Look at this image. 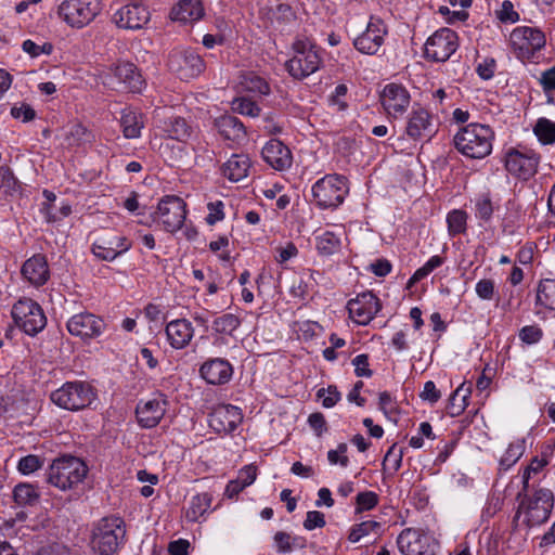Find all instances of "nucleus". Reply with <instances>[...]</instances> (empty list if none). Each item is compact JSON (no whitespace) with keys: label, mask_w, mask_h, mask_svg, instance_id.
<instances>
[{"label":"nucleus","mask_w":555,"mask_h":555,"mask_svg":"<svg viewBox=\"0 0 555 555\" xmlns=\"http://www.w3.org/2000/svg\"><path fill=\"white\" fill-rule=\"evenodd\" d=\"M125 539L124 520L119 517H105L93 528L91 545L101 555H112L119 550Z\"/></svg>","instance_id":"7ed1b4c3"},{"label":"nucleus","mask_w":555,"mask_h":555,"mask_svg":"<svg viewBox=\"0 0 555 555\" xmlns=\"http://www.w3.org/2000/svg\"><path fill=\"white\" fill-rule=\"evenodd\" d=\"M433 132V117L429 112L423 107H414L406 121V135L413 140H420L430 137Z\"/></svg>","instance_id":"a878e982"},{"label":"nucleus","mask_w":555,"mask_h":555,"mask_svg":"<svg viewBox=\"0 0 555 555\" xmlns=\"http://www.w3.org/2000/svg\"><path fill=\"white\" fill-rule=\"evenodd\" d=\"M459 48V38L454 30L440 28L425 42L424 56L434 62H446Z\"/></svg>","instance_id":"f8f14e48"},{"label":"nucleus","mask_w":555,"mask_h":555,"mask_svg":"<svg viewBox=\"0 0 555 555\" xmlns=\"http://www.w3.org/2000/svg\"><path fill=\"white\" fill-rule=\"evenodd\" d=\"M101 11V0H63L57 7L59 17L74 29L90 25Z\"/></svg>","instance_id":"0eeeda50"},{"label":"nucleus","mask_w":555,"mask_h":555,"mask_svg":"<svg viewBox=\"0 0 555 555\" xmlns=\"http://www.w3.org/2000/svg\"><path fill=\"white\" fill-rule=\"evenodd\" d=\"M207 208L208 215L206 217V222L208 224L212 225L224 218V204L221 201L208 203Z\"/></svg>","instance_id":"0e129e2a"},{"label":"nucleus","mask_w":555,"mask_h":555,"mask_svg":"<svg viewBox=\"0 0 555 555\" xmlns=\"http://www.w3.org/2000/svg\"><path fill=\"white\" fill-rule=\"evenodd\" d=\"M21 272L23 278L31 285L36 287L44 285L50 279L47 257L42 254L31 256L24 262Z\"/></svg>","instance_id":"393cba45"},{"label":"nucleus","mask_w":555,"mask_h":555,"mask_svg":"<svg viewBox=\"0 0 555 555\" xmlns=\"http://www.w3.org/2000/svg\"><path fill=\"white\" fill-rule=\"evenodd\" d=\"M39 498L38 490L30 483H18L13 491L14 502L20 506H33Z\"/></svg>","instance_id":"58836bf2"},{"label":"nucleus","mask_w":555,"mask_h":555,"mask_svg":"<svg viewBox=\"0 0 555 555\" xmlns=\"http://www.w3.org/2000/svg\"><path fill=\"white\" fill-rule=\"evenodd\" d=\"M498 18L503 23H516L519 20V14L514 10L511 1H503L501 9L496 12Z\"/></svg>","instance_id":"e2e57ef3"},{"label":"nucleus","mask_w":555,"mask_h":555,"mask_svg":"<svg viewBox=\"0 0 555 555\" xmlns=\"http://www.w3.org/2000/svg\"><path fill=\"white\" fill-rule=\"evenodd\" d=\"M11 313L15 324L30 336L41 332L47 324L43 310L31 299L18 300L13 306Z\"/></svg>","instance_id":"1a4fd4ad"},{"label":"nucleus","mask_w":555,"mask_h":555,"mask_svg":"<svg viewBox=\"0 0 555 555\" xmlns=\"http://www.w3.org/2000/svg\"><path fill=\"white\" fill-rule=\"evenodd\" d=\"M241 85L244 90L251 93L266 95L270 92L268 82L260 76L253 73L244 75Z\"/></svg>","instance_id":"49530a36"},{"label":"nucleus","mask_w":555,"mask_h":555,"mask_svg":"<svg viewBox=\"0 0 555 555\" xmlns=\"http://www.w3.org/2000/svg\"><path fill=\"white\" fill-rule=\"evenodd\" d=\"M535 306L555 311V279H543L539 282L535 291Z\"/></svg>","instance_id":"f704fd0d"},{"label":"nucleus","mask_w":555,"mask_h":555,"mask_svg":"<svg viewBox=\"0 0 555 555\" xmlns=\"http://www.w3.org/2000/svg\"><path fill=\"white\" fill-rule=\"evenodd\" d=\"M446 261V258L440 255L431 256L421 268H418L409 280V285H413L426 276H428L434 270L441 267Z\"/></svg>","instance_id":"de8ad7c7"},{"label":"nucleus","mask_w":555,"mask_h":555,"mask_svg":"<svg viewBox=\"0 0 555 555\" xmlns=\"http://www.w3.org/2000/svg\"><path fill=\"white\" fill-rule=\"evenodd\" d=\"M88 130L81 124H73L62 133V144L68 147L80 145L87 140Z\"/></svg>","instance_id":"c03bdc74"},{"label":"nucleus","mask_w":555,"mask_h":555,"mask_svg":"<svg viewBox=\"0 0 555 555\" xmlns=\"http://www.w3.org/2000/svg\"><path fill=\"white\" fill-rule=\"evenodd\" d=\"M166 132L171 139L185 141L191 135V128L182 117H172L166 122Z\"/></svg>","instance_id":"a18cd8bd"},{"label":"nucleus","mask_w":555,"mask_h":555,"mask_svg":"<svg viewBox=\"0 0 555 555\" xmlns=\"http://www.w3.org/2000/svg\"><path fill=\"white\" fill-rule=\"evenodd\" d=\"M380 102L387 114L396 117L410 105V93L402 85L388 83L380 93Z\"/></svg>","instance_id":"5701e85b"},{"label":"nucleus","mask_w":555,"mask_h":555,"mask_svg":"<svg viewBox=\"0 0 555 555\" xmlns=\"http://www.w3.org/2000/svg\"><path fill=\"white\" fill-rule=\"evenodd\" d=\"M324 514L319 511H309L304 521V528L306 530H313L315 528H323L325 526Z\"/></svg>","instance_id":"69168bd1"},{"label":"nucleus","mask_w":555,"mask_h":555,"mask_svg":"<svg viewBox=\"0 0 555 555\" xmlns=\"http://www.w3.org/2000/svg\"><path fill=\"white\" fill-rule=\"evenodd\" d=\"M186 214V204L181 197L167 195L159 201L154 220L160 223L165 231L175 233L182 228Z\"/></svg>","instance_id":"9b49d317"},{"label":"nucleus","mask_w":555,"mask_h":555,"mask_svg":"<svg viewBox=\"0 0 555 555\" xmlns=\"http://www.w3.org/2000/svg\"><path fill=\"white\" fill-rule=\"evenodd\" d=\"M476 295L481 300H493L496 295L495 282L492 279H481L476 283L475 286Z\"/></svg>","instance_id":"603ef678"},{"label":"nucleus","mask_w":555,"mask_h":555,"mask_svg":"<svg viewBox=\"0 0 555 555\" xmlns=\"http://www.w3.org/2000/svg\"><path fill=\"white\" fill-rule=\"evenodd\" d=\"M22 49L31 57H37L41 54H51L53 51V46L49 42H44L43 44H37L33 40L27 39L23 42Z\"/></svg>","instance_id":"052dcab7"},{"label":"nucleus","mask_w":555,"mask_h":555,"mask_svg":"<svg viewBox=\"0 0 555 555\" xmlns=\"http://www.w3.org/2000/svg\"><path fill=\"white\" fill-rule=\"evenodd\" d=\"M470 395V388L465 387V384L460 385L449 399L447 412L450 416H459L468 405V398Z\"/></svg>","instance_id":"e433bc0d"},{"label":"nucleus","mask_w":555,"mask_h":555,"mask_svg":"<svg viewBox=\"0 0 555 555\" xmlns=\"http://www.w3.org/2000/svg\"><path fill=\"white\" fill-rule=\"evenodd\" d=\"M543 337V331L538 325H526L519 331V338L527 345L538 344Z\"/></svg>","instance_id":"4d7b16f0"},{"label":"nucleus","mask_w":555,"mask_h":555,"mask_svg":"<svg viewBox=\"0 0 555 555\" xmlns=\"http://www.w3.org/2000/svg\"><path fill=\"white\" fill-rule=\"evenodd\" d=\"M168 67L180 79L189 80L204 72L205 63L193 50L176 49L169 54Z\"/></svg>","instance_id":"ddd939ff"},{"label":"nucleus","mask_w":555,"mask_h":555,"mask_svg":"<svg viewBox=\"0 0 555 555\" xmlns=\"http://www.w3.org/2000/svg\"><path fill=\"white\" fill-rule=\"evenodd\" d=\"M50 398L57 406L75 412L90 406L96 399V390L88 382H66Z\"/></svg>","instance_id":"20e7f679"},{"label":"nucleus","mask_w":555,"mask_h":555,"mask_svg":"<svg viewBox=\"0 0 555 555\" xmlns=\"http://www.w3.org/2000/svg\"><path fill=\"white\" fill-rule=\"evenodd\" d=\"M113 76L121 89L130 92H141L145 81L132 63H119L112 68Z\"/></svg>","instance_id":"cd10ccee"},{"label":"nucleus","mask_w":555,"mask_h":555,"mask_svg":"<svg viewBox=\"0 0 555 555\" xmlns=\"http://www.w3.org/2000/svg\"><path fill=\"white\" fill-rule=\"evenodd\" d=\"M354 373L359 377H371L373 372L369 369V357L364 353L353 358Z\"/></svg>","instance_id":"774afa93"},{"label":"nucleus","mask_w":555,"mask_h":555,"mask_svg":"<svg viewBox=\"0 0 555 555\" xmlns=\"http://www.w3.org/2000/svg\"><path fill=\"white\" fill-rule=\"evenodd\" d=\"M378 504V495L373 491H363L356 498V513L371 511Z\"/></svg>","instance_id":"864d4df0"},{"label":"nucleus","mask_w":555,"mask_h":555,"mask_svg":"<svg viewBox=\"0 0 555 555\" xmlns=\"http://www.w3.org/2000/svg\"><path fill=\"white\" fill-rule=\"evenodd\" d=\"M257 478V467L253 464L244 466L236 479L228 482L224 494L232 499L242 492L246 487L253 485Z\"/></svg>","instance_id":"473e14b6"},{"label":"nucleus","mask_w":555,"mask_h":555,"mask_svg":"<svg viewBox=\"0 0 555 555\" xmlns=\"http://www.w3.org/2000/svg\"><path fill=\"white\" fill-rule=\"evenodd\" d=\"M150 21L149 10L141 3L121 7L113 14V22L122 29L138 30Z\"/></svg>","instance_id":"412c9836"},{"label":"nucleus","mask_w":555,"mask_h":555,"mask_svg":"<svg viewBox=\"0 0 555 555\" xmlns=\"http://www.w3.org/2000/svg\"><path fill=\"white\" fill-rule=\"evenodd\" d=\"M317 249L321 255L331 256L339 251L341 240L340 235L325 231L315 236Z\"/></svg>","instance_id":"4c0bfd02"},{"label":"nucleus","mask_w":555,"mask_h":555,"mask_svg":"<svg viewBox=\"0 0 555 555\" xmlns=\"http://www.w3.org/2000/svg\"><path fill=\"white\" fill-rule=\"evenodd\" d=\"M380 524L374 520H366L351 527L348 540L352 543L359 542L363 537L376 531Z\"/></svg>","instance_id":"8fccbe9b"},{"label":"nucleus","mask_w":555,"mask_h":555,"mask_svg":"<svg viewBox=\"0 0 555 555\" xmlns=\"http://www.w3.org/2000/svg\"><path fill=\"white\" fill-rule=\"evenodd\" d=\"M42 466V461L38 455L29 454L18 461L17 469L23 475H29Z\"/></svg>","instance_id":"13d9d810"},{"label":"nucleus","mask_w":555,"mask_h":555,"mask_svg":"<svg viewBox=\"0 0 555 555\" xmlns=\"http://www.w3.org/2000/svg\"><path fill=\"white\" fill-rule=\"evenodd\" d=\"M348 446L344 442L339 443L335 450L327 452V460L331 465H340L347 467L349 465V457L347 456Z\"/></svg>","instance_id":"6e6d98bb"},{"label":"nucleus","mask_w":555,"mask_h":555,"mask_svg":"<svg viewBox=\"0 0 555 555\" xmlns=\"http://www.w3.org/2000/svg\"><path fill=\"white\" fill-rule=\"evenodd\" d=\"M250 159L246 154H233L221 167V173L231 182H238L248 176Z\"/></svg>","instance_id":"7c9ffc66"},{"label":"nucleus","mask_w":555,"mask_h":555,"mask_svg":"<svg viewBox=\"0 0 555 555\" xmlns=\"http://www.w3.org/2000/svg\"><path fill=\"white\" fill-rule=\"evenodd\" d=\"M553 507V492L548 489H539L520 501L516 519L521 520L527 527L540 526L548 519Z\"/></svg>","instance_id":"39448f33"},{"label":"nucleus","mask_w":555,"mask_h":555,"mask_svg":"<svg viewBox=\"0 0 555 555\" xmlns=\"http://www.w3.org/2000/svg\"><path fill=\"white\" fill-rule=\"evenodd\" d=\"M212 503V495L208 492L193 495L185 511V518L189 521H199L208 512Z\"/></svg>","instance_id":"c9c22d12"},{"label":"nucleus","mask_w":555,"mask_h":555,"mask_svg":"<svg viewBox=\"0 0 555 555\" xmlns=\"http://www.w3.org/2000/svg\"><path fill=\"white\" fill-rule=\"evenodd\" d=\"M540 160V154L533 150L512 149L506 153L505 168L511 175L521 180H529L537 173Z\"/></svg>","instance_id":"2eb2a0df"},{"label":"nucleus","mask_w":555,"mask_h":555,"mask_svg":"<svg viewBox=\"0 0 555 555\" xmlns=\"http://www.w3.org/2000/svg\"><path fill=\"white\" fill-rule=\"evenodd\" d=\"M166 335L172 348L182 349L192 340L194 327L186 319L172 320L166 326Z\"/></svg>","instance_id":"c85d7f7f"},{"label":"nucleus","mask_w":555,"mask_h":555,"mask_svg":"<svg viewBox=\"0 0 555 555\" xmlns=\"http://www.w3.org/2000/svg\"><path fill=\"white\" fill-rule=\"evenodd\" d=\"M349 317L359 325H367L380 311L382 304L372 292L359 294L347 304Z\"/></svg>","instance_id":"a211bd4d"},{"label":"nucleus","mask_w":555,"mask_h":555,"mask_svg":"<svg viewBox=\"0 0 555 555\" xmlns=\"http://www.w3.org/2000/svg\"><path fill=\"white\" fill-rule=\"evenodd\" d=\"M509 43L516 56L527 61L545 46V36L538 28L519 26L511 33Z\"/></svg>","instance_id":"9d476101"},{"label":"nucleus","mask_w":555,"mask_h":555,"mask_svg":"<svg viewBox=\"0 0 555 555\" xmlns=\"http://www.w3.org/2000/svg\"><path fill=\"white\" fill-rule=\"evenodd\" d=\"M311 192L318 207L335 209L343 204L349 189L345 177L326 175L312 185Z\"/></svg>","instance_id":"6e6552de"},{"label":"nucleus","mask_w":555,"mask_h":555,"mask_svg":"<svg viewBox=\"0 0 555 555\" xmlns=\"http://www.w3.org/2000/svg\"><path fill=\"white\" fill-rule=\"evenodd\" d=\"M131 242L124 235L107 232L92 244L93 255L104 261H113L131 248Z\"/></svg>","instance_id":"6ab92c4d"},{"label":"nucleus","mask_w":555,"mask_h":555,"mask_svg":"<svg viewBox=\"0 0 555 555\" xmlns=\"http://www.w3.org/2000/svg\"><path fill=\"white\" fill-rule=\"evenodd\" d=\"M120 125L127 139H137L141 135L144 126L143 116L137 111L125 108L121 112Z\"/></svg>","instance_id":"72a5a7b5"},{"label":"nucleus","mask_w":555,"mask_h":555,"mask_svg":"<svg viewBox=\"0 0 555 555\" xmlns=\"http://www.w3.org/2000/svg\"><path fill=\"white\" fill-rule=\"evenodd\" d=\"M387 34L383 20L371 16L365 29L353 39V47L362 54L375 55L383 47Z\"/></svg>","instance_id":"4468645a"},{"label":"nucleus","mask_w":555,"mask_h":555,"mask_svg":"<svg viewBox=\"0 0 555 555\" xmlns=\"http://www.w3.org/2000/svg\"><path fill=\"white\" fill-rule=\"evenodd\" d=\"M166 410L167 400L162 395L149 400H140L135 408L139 425L143 428L156 427L164 417Z\"/></svg>","instance_id":"4be33fe9"},{"label":"nucleus","mask_w":555,"mask_h":555,"mask_svg":"<svg viewBox=\"0 0 555 555\" xmlns=\"http://www.w3.org/2000/svg\"><path fill=\"white\" fill-rule=\"evenodd\" d=\"M402 456L403 452L402 450H397L396 446L389 448L387 451L384 461H383V468L386 470H390L391 473H396L400 469L402 464Z\"/></svg>","instance_id":"5fc2aeb1"},{"label":"nucleus","mask_w":555,"mask_h":555,"mask_svg":"<svg viewBox=\"0 0 555 555\" xmlns=\"http://www.w3.org/2000/svg\"><path fill=\"white\" fill-rule=\"evenodd\" d=\"M263 160L273 169L283 171L292 166L291 150L280 140L271 139L262 147Z\"/></svg>","instance_id":"b1692460"},{"label":"nucleus","mask_w":555,"mask_h":555,"mask_svg":"<svg viewBox=\"0 0 555 555\" xmlns=\"http://www.w3.org/2000/svg\"><path fill=\"white\" fill-rule=\"evenodd\" d=\"M241 325V319L234 313H223L212 321L211 327L217 334L232 335Z\"/></svg>","instance_id":"79ce46f5"},{"label":"nucleus","mask_w":555,"mask_h":555,"mask_svg":"<svg viewBox=\"0 0 555 555\" xmlns=\"http://www.w3.org/2000/svg\"><path fill=\"white\" fill-rule=\"evenodd\" d=\"M201 376L211 385H223L233 375V367L229 361L216 358L203 363L199 369Z\"/></svg>","instance_id":"bb28decb"},{"label":"nucleus","mask_w":555,"mask_h":555,"mask_svg":"<svg viewBox=\"0 0 555 555\" xmlns=\"http://www.w3.org/2000/svg\"><path fill=\"white\" fill-rule=\"evenodd\" d=\"M86 464L75 456H63L51 464L48 482L60 490H68L82 482L87 476Z\"/></svg>","instance_id":"423d86ee"},{"label":"nucleus","mask_w":555,"mask_h":555,"mask_svg":"<svg viewBox=\"0 0 555 555\" xmlns=\"http://www.w3.org/2000/svg\"><path fill=\"white\" fill-rule=\"evenodd\" d=\"M546 459H539L538 456L533 457L531 463L526 467L522 474V486L524 490H527L529 487V480L531 479L532 475H535L540 473L546 465H547Z\"/></svg>","instance_id":"680f3d73"},{"label":"nucleus","mask_w":555,"mask_h":555,"mask_svg":"<svg viewBox=\"0 0 555 555\" xmlns=\"http://www.w3.org/2000/svg\"><path fill=\"white\" fill-rule=\"evenodd\" d=\"M494 205L490 198V195L488 193L480 194L475 199V217L482 221V222H489L492 218V215L494 212Z\"/></svg>","instance_id":"09e8293b"},{"label":"nucleus","mask_w":555,"mask_h":555,"mask_svg":"<svg viewBox=\"0 0 555 555\" xmlns=\"http://www.w3.org/2000/svg\"><path fill=\"white\" fill-rule=\"evenodd\" d=\"M525 439H516L509 443L508 448L500 459V468L502 470H507L517 463L525 453Z\"/></svg>","instance_id":"ea45409f"},{"label":"nucleus","mask_w":555,"mask_h":555,"mask_svg":"<svg viewBox=\"0 0 555 555\" xmlns=\"http://www.w3.org/2000/svg\"><path fill=\"white\" fill-rule=\"evenodd\" d=\"M66 327L73 336L81 339H92L104 333L106 323L101 317L85 311L70 317Z\"/></svg>","instance_id":"f3484780"},{"label":"nucleus","mask_w":555,"mask_h":555,"mask_svg":"<svg viewBox=\"0 0 555 555\" xmlns=\"http://www.w3.org/2000/svg\"><path fill=\"white\" fill-rule=\"evenodd\" d=\"M493 140L494 132L489 126L473 122L459 130L454 145L462 155L481 159L491 153Z\"/></svg>","instance_id":"f257e3e1"},{"label":"nucleus","mask_w":555,"mask_h":555,"mask_svg":"<svg viewBox=\"0 0 555 555\" xmlns=\"http://www.w3.org/2000/svg\"><path fill=\"white\" fill-rule=\"evenodd\" d=\"M397 545L403 555H434L436 543L422 531L404 529L397 538Z\"/></svg>","instance_id":"dca6fc26"},{"label":"nucleus","mask_w":555,"mask_h":555,"mask_svg":"<svg viewBox=\"0 0 555 555\" xmlns=\"http://www.w3.org/2000/svg\"><path fill=\"white\" fill-rule=\"evenodd\" d=\"M11 115L13 118L22 119L24 122H26L33 120L36 117V112L30 105L22 103L20 106L14 105L11 108Z\"/></svg>","instance_id":"338daca9"},{"label":"nucleus","mask_w":555,"mask_h":555,"mask_svg":"<svg viewBox=\"0 0 555 555\" xmlns=\"http://www.w3.org/2000/svg\"><path fill=\"white\" fill-rule=\"evenodd\" d=\"M204 15V8L201 0H181L171 10L172 21L180 23H194Z\"/></svg>","instance_id":"2f4dec72"},{"label":"nucleus","mask_w":555,"mask_h":555,"mask_svg":"<svg viewBox=\"0 0 555 555\" xmlns=\"http://www.w3.org/2000/svg\"><path fill=\"white\" fill-rule=\"evenodd\" d=\"M292 49L294 55L285 63V68L294 79L302 80L320 69L321 49L312 39L298 36L294 40Z\"/></svg>","instance_id":"f03ea898"},{"label":"nucleus","mask_w":555,"mask_h":555,"mask_svg":"<svg viewBox=\"0 0 555 555\" xmlns=\"http://www.w3.org/2000/svg\"><path fill=\"white\" fill-rule=\"evenodd\" d=\"M232 109L238 114L249 117H257L260 114V107L247 98H237L232 102Z\"/></svg>","instance_id":"3c124183"},{"label":"nucleus","mask_w":555,"mask_h":555,"mask_svg":"<svg viewBox=\"0 0 555 555\" xmlns=\"http://www.w3.org/2000/svg\"><path fill=\"white\" fill-rule=\"evenodd\" d=\"M533 133L538 141L543 145H552L555 143V121L545 117H541L533 126Z\"/></svg>","instance_id":"a19ab883"},{"label":"nucleus","mask_w":555,"mask_h":555,"mask_svg":"<svg viewBox=\"0 0 555 555\" xmlns=\"http://www.w3.org/2000/svg\"><path fill=\"white\" fill-rule=\"evenodd\" d=\"M219 134L227 141L240 143L246 138L243 122L235 116L223 115L215 120Z\"/></svg>","instance_id":"c756f323"},{"label":"nucleus","mask_w":555,"mask_h":555,"mask_svg":"<svg viewBox=\"0 0 555 555\" xmlns=\"http://www.w3.org/2000/svg\"><path fill=\"white\" fill-rule=\"evenodd\" d=\"M467 212L462 209H453L447 215L448 233L454 237L467 230Z\"/></svg>","instance_id":"37998d69"},{"label":"nucleus","mask_w":555,"mask_h":555,"mask_svg":"<svg viewBox=\"0 0 555 555\" xmlns=\"http://www.w3.org/2000/svg\"><path fill=\"white\" fill-rule=\"evenodd\" d=\"M317 396L322 399V405L327 409L333 408L341 398L336 386L321 388L318 390Z\"/></svg>","instance_id":"bf43d9fd"},{"label":"nucleus","mask_w":555,"mask_h":555,"mask_svg":"<svg viewBox=\"0 0 555 555\" xmlns=\"http://www.w3.org/2000/svg\"><path fill=\"white\" fill-rule=\"evenodd\" d=\"M241 409L232 404H219L208 415V425L217 434H231L242 423Z\"/></svg>","instance_id":"aec40b11"}]
</instances>
